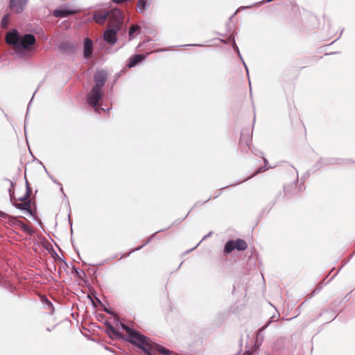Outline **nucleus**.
<instances>
[{"label":"nucleus","mask_w":355,"mask_h":355,"mask_svg":"<svg viewBox=\"0 0 355 355\" xmlns=\"http://www.w3.org/2000/svg\"><path fill=\"white\" fill-rule=\"evenodd\" d=\"M107 77V74L104 70L97 71L94 75L95 85L87 97V103L98 114L101 113V110L105 111L104 107H98V104L103 96L102 87L106 82Z\"/></svg>","instance_id":"1"},{"label":"nucleus","mask_w":355,"mask_h":355,"mask_svg":"<svg viewBox=\"0 0 355 355\" xmlns=\"http://www.w3.org/2000/svg\"><path fill=\"white\" fill-rule=\"evenodd\" d=\"M6 40L13 46L15 53L21 55L35 44V37L32 34L21 35L17 30L13 29L6 34Z\"/></svg>","instance_id":"2"},{"label":"nucleus","mask_w":355,"mask_h":355,"mask_svg":"<svg viewBox=\"0 0 355 355\" xmlns=\"http://www.w3.org/2000/svg\"><path fill=\"white\" fill-rule=\"evenodd\" d=\"M121 328L126 331L128 336V340L141 349L144 352H149L152 347L149 338L134 331L123 323H120Z\"/></svg>","instance_id":"3"},{"label":"nucleus","mask_w":355,"mask_h":355,"mask_svg":"<svg viewBox=\"0 0 355 355\" xmlns=\"http://www.w3.org/2000/svg\"><path fill=\"white\" fill-rule=\"evenodd\" d=\"M123 13L119 9H113L109 11V25L110 26L114 27L115 26L120 28L121 25L123 23Z\"/></svg>","instance_id":"4"},{"label":"nucleus","mask_w":355,"mask_h":355,"mask_svg":"<svg viewBox=\"0 0 355 355\" xmlns=\"http://www.w3.org/2000/svg\"><path fill=\"white\" fill-rule=\"evenodd\" d=\"M27 4V0H10L9 8L13 13H21Z\"/></svg>","instance_id":"5"},{"label":"nucleus","mask_w":355,"mask_h":355,"mask_svg":"<svg viewBox=\"0 0 355 355\" xmlns=\"http://www.w3.org/2000/svg\"><path fill=\"white\" fill-rule=\"evenodd\" d=\"M119 29L120 28H118L116 26L114 27L110 26V28L104 32L103 37L105 41L110 44H115L117 41L116 33Z\"/></svg>","instance_id":"6"},{"label":"nucleus","mask_w":355,"mask_h":355,"mask_svg":"<svg viewBox=\"0 0 355 355\" xmlns=\"http://www.w3.org/2000/svg\"><path fill=\"white\" fill-rule=\"evenodd\" d=\"M108 17L109 11H95L93 15L94 20L98 24H104Z\"/></svg>","instance_id":"7"},{"label":"nucleus","mask_w":355,"mask_h":355,"mask_svg":"<svg viewBox=\"0 0 355 355\" xmlns=\"http://www.w3.org/2000/svg\"><path fill=\"white\" fill-rule=\"evenodd\" d=\"M150 343L152 345L151 349L149 350V352H144L148 355H153V350H156L164 355H171V352L170 350L162 347L161 345H159L158 344L153 343L150 340Z\"/></svg>","instance_id":"8"},{"label":"nucleus","mask_w":355,"mask_h":355,"mask_svg":"<svg viewBox=\"0 0 355 355\" xmlns=\"http://www.w3.org/2000/svg\"><path fill=\"white\" fill-rule=\"evenodd\" d=\"M93 53V42L88 37L84 40L83 55L89 58Z\"/></svg>","instance_id":"9"},{"label":"nucleus","mask_w":355,"mask_h":355,"mask_svg":"<svg viewBox=\"0 0 355 355\" xmlns=\"http://www.w3.org/2000/svg\"><path fill=\"white\" fill-rule=\"evenodd\" d=\"M76 11L65 8H59L53 12V15L55 17L64 18L70 15H73Z\"/></svg>","instance_id":"10"},{"label":"nucleus","mask_w":355,"mask_h":355,"mask_svg":"<svg viewBox=\"0 0 355 355\" xmlns=\"http://www.w3.org/2000/svg\"><path fill=\"white\" fill-rule=\"evenodd\" d=\"M13 206L18 209L27 211L30 215H33V213L31 210V205L30 201H26L25 202L23 203L15 202L13 204Z\"/></svg>","instance_id":"11"},{"label":"nucleus","mask_w":355,"mask_h":355,"mask_svg":"<svg viewBox=\"0 0 355 355\" xmlns=\"http://www.w3.org/2000/svg\"><path fill=\"white\" fill-rule=\"evenodd\" d=\"M106 331L111 338H121L122 334L118 331L112 324L106 323Z\"/></svg>","instance_id":"12"},{"label":"nucleus","mask_w":355,"mask_h":355,"mask_svg":"<svg viewBox=\"0 0 355 355\" xmlns=\"http://www.w3.org/2000/svg\"><path fill=\"white\" fill-rule=\"evenodd\" d=\"M152 0H138L137 4V10L139 12H144L146 10H147L150 3Z\"/></svg>","instance_id":"13"},{"label":"nucleus","mask_w":355,"mask_h":355,"mask_svg":"<svg viewBox=\"0 0 355 355\" xmlns=\"http://www.w3.org/2000/svg\"><path fill=\"white\" fill-rule=\"evenodd\" d=\"M144 59V56L141 54H137L129 58L128 67L129 68L135 67L137 63L141 62Z\"/></svg>","instance_id":"14"},{"label":"nucleus","mask_w":355,"mask_h":355,"mask_svg":"<svg viewBox=\"0 0 355 355\" xmlns=\"http://www.w3.org/2000/svg\"><path fill=\"white\" fill-rule=\"evenodd\" d=\"M236 249L238 250H245L247 248V243L242 239H237L235 242Z\"/></svg>","instance_id":"15"},{"label":"nucleus","mask_w":355,"mask_h":355,"mask_svg":"<svg viewBox=\"0 0 355 355\" xmlns=\"http://www.w3.org/2000/svg\"><path fill=\"white\" fill-rule=\"evenodd\" d=\"M19 227L28 236H31L34 233L33 230L29 226L24 224L23 222L19 223Z\"/></svg>","instance_id":"16"},{"label":"nucleus","mask_w":355,"mask_h":355,"mask_svg":"<svg viewBox=\"0 0 355 355\" xmlns=\"http://www.w3.org/2000/svg\"><path fill=\"white\" fill-rule=\"evenodd\" d=\"M234 249H236L235 243L233 241H229L226 243L224 251L226 253L231 252Z\"/></svg>","instance_id":"17"},{"label":"nucleus","mask_w":355,"mask_h":355,"mask_svg":"<svg viewBox=\"0 0 355 355\" xmlns=\"http://www.w3.org/2000/svg\"><path fill=\"white\" fill-rule=\"evenodd\" d=\"M8 222L10 225L19 226V223H21V220H18L17 218L13 216H9Z\"/></svg>","instance_id":"18"},{"label":"nucleus","mask_w":355,"mask_h":355,"mask_svg":"<svg viewBox=\"0 0 355 355\" xmlns=\"http://www.w3.org/2000/svg\"><path fill=\"white\" fill-rule=\"evenodd\" d=\"M5 181L10 185V188L8 189V193H9L10 199L12 200V198L14 196V183L8 179L5 180Z\"/></svg>","instance_id":"19"},{"label":"nucleus","mask_w":355,"mask_h":355,"mask_svg":"<svg viewBox=\"0 0 355 355\" xmlns=\"http://www.w3.org/2000/svg\"><path fill=\"white\" fill-rule=\"evenodd\" d=\"M26 188H27V191H26V193L22 197H21L18 199L19 201H26L29 198L30 193H31V189H30V187L28 186L27 181H26Z\"/></svg>","instance_id":"20"},{"label":"nucleus","mask_w":355,"mask_h":355,"mask_svg":"<svg viewBox=\"0 0 355 355\" xmlns=\"http://www.w3.org/2000/svg\"><path fill=\"white\" fill-rule=\"evenodd\" d=\"M9 24V15H6L1 20V26L3 28H7Z\"/></svg>","instance_id":"21"},{"label":"nucleus","mask_w":355,"mask_h":355,"mask_svg":"<svg viewBox=\"0 0 355 355\" xmlns=\"http://www.w3.org/2000/svg\"><path fill=\"white\" fill-rule=\"evenodd\" d=\"M139 29V26L137 25H133L130 28L129 36L131 37L134 33Z\"/></svg>","instance_id":"22"},{"label":"nucleus","mask_w":355,"mask_h":355,"mask_svg":"<svg viewBox=\"0 0 355 355\" xmlns=\"http://www.w3.org/2000/svg\"><path fill=\"white\" fill-rule=\"evenodd\" d=\"M232 40H233V48H234V51L239 54V57L241 58L239 49L237 45L236 44L234 38L233 37Z\"/></svg>","instance_id":"23"},{"label":"nucleus","mask_w":355,"mask_h":355,"mask_svg":"<svg viewBox=\"0 0 355 355\" xmlns=\"http://www.w3.org/2000/svg\"><path fill=\"white\" fill-rule=\"evenodd\" d=\"M9 215H8L7 214L3 212V211H0V217L2 218H9Z\"/></svg>","instance_id":"24"},{"label":"nucleus","mask_w":355,"mask_h":355,"mask_svg":"<svg viewBox=\"0 0 355 355\" xmlns=\"http://www.w3.org/2000/svg\"><path fill=\"white\" fill-rule=\"evenodd\" d=\"M152 237L149 238L146 242L145 243H144L142 245L137 248L135 250H140L143 246H144L145 245L148 244L150 241V239H151Z\"/></svg>","instance_id":"25"},{"label":"nucleus","mask_w":355,"mask_h":355,"mask_svg":"<svg viewBox=\"0 0 355 355\" xmlns=\"http://www.w3.org/2000/svg\"><path fill=\"white\" fill-rule=\"evenodd\" d=\"M49 176L51 178V180L53 181V182H55V184H57L59 186H60V191H61V192L63 193V189H62L61 184L56 180L53 179L50 175H49Z\"/></svg>","instance_id":"26"},{"label":"nucleus","mask_w":355,"mask_h":355,"mask_svg":"<svg viewBox=\"0 0 355 355\" xmlns=\"http://www.w3.org/2000/svg\"><path fill=\"white\" fill-rule=\"evenodd\" d=\"M266 168H263V167H260L254 174L253 175H256L258 173L265 171Z\"/></svg>","instance_id":"27"},{"label":"nucleus","mask_w":355,"mask_h":355,"mask_svg":"<svg viewBox=\"0 0 355 355\" xmlns=\"http://www.w3.org/2000/svg\"><path fill=\"white\" fill-rule=\"evenodd\" d=\"M248 141L249 142L250 141V140L249 139H248V140L245 142V145H246V148H250V144H249Z\"/></svg>","instance_id":"28"},{"label":"nucleus","mask_w":355,"mask_h":355,"mask_svg":"<svg viewBox=\"0 0 355 355\" xmlns=\"http://www.w3.org/2000/svg\"><path fill=\"white\" fill-rule=\"evenodd\" d=\"M270 322H268L266 325H264L261 329H259V331L265 329L268 325Z\"/></svg>","instance_id":"29"},{"label":"nucleus","mask_w":355,"mask_h":355,"mask_svg":"<svg viewBox=\"0 0 355 355\" xmlns=\"http://www.w3.org/2000/svg\"><path fill=\"white\" fill-rule=\"evenodd\" d=\"M211 234V232H209L208 234L205 235V236L202 238V240H204V239H207L208 236H209Z\"/></svg>","instance_id":"30"},{"label":"nucleus","mask_w":355,"mask_h":355,"mask_svg":"<svg viewBox=\"0 0 355 355\" xmlns=\"http://www.w3.org/2000/svg\"><path fill=\"white\" fill-rule=\"evenodd\" d=\"M46 303L48 305L52 306V303L50 301H49L48 300H46Z\"/></svg>","instance_id":"31"},{"label":"nucleus","mask_w":355,"mask_h":355,"mask_svg":"<svg viewBox=\"0 0 355 355\" xmlns=\"http://www.w3.org/2000/svg\"><path fill=\"white\" fill-rule=\"evenodd\" d=\"M243 141H244V139H243V137H241V145H242Z\"/></svg>","instance_id":"32"},{"label":"nucleus","mask_w":355,"mask_h":355,"mask_svg":"<svg viewBox=\"0 0 355 355\" xmlns=\"http://www.w3.org/2000/svg\"><path fill=\"white\" fill-rule=\"evenodd\" d=\"M188 46H200V44H189Z\"/></svg>","instance_id":"33"},{"label":"nucleus","mask_w":355,"mask_h":355,"mask_svg":"<svg viewBox=\"0 0 355 355\" xmlns=\"http://www.w3.org/2000/svg\"><path fill=\"white\" fill-rule=\"evenodd\" d=\"M268 163V161L266 159H264V164L266 165V164Z\"/></svg>","instance_id":"34"},{"label":"nucleus","mask_w":355,"mask_h":355,"mask_svg":"<svg viewBox=\"0 0 355 355\" xmlns=\"http://www.w3.org/2000/svg\"><path fill=\"white\" fill-rule=\"evenodd\" d=\"M254 176L253 175H252V177ZM251 176L250 177H248V178H245V180H248V179H250Z\"/></svg>","instance_id":"35"},{"label":"nucleus","mask_w":355,"mask_h":355,"mask_svg":"<svg viewBox=\"0 0 355 355\" xmlns=\"http://www.w3.org/2000/svg\"><path fill=\"white\" fill-rule=\"evenodd\" d=\"M254 176L253 175H252V177ZM251 176L250 177H248V178H245V180H248V179H250Z\"/></svg>","instance_id":"36"},{"label":"nucleus","mask_w":355,"mask_h":355,"mask_svg":"<svg viewBox=\"0 0 355 355\" xmlns=\"http://www.w3.org/2000/svg\"><path fill=\"white\" fill-rule=\"evenodd\" d=\"M254 176L253 175H252V177ZM251 176L250 177H248V178H245V180H248V179H250Z\"/></svg>","instance_id":"37"},{"label":"nucleus","mask_w":355,"mask_h":355,"mask_svg":"<svg viewBox=\"0 0 355 355\" xmlns=\"http://www.w3.org/2000/svg\"><path fill=\"white\" fill-rule=\"evenodd\" d=\"M198 245H199V243L196 244V245L193 249L196 248Z\"/></svg>","instance_id":"38"}]
</instances>
